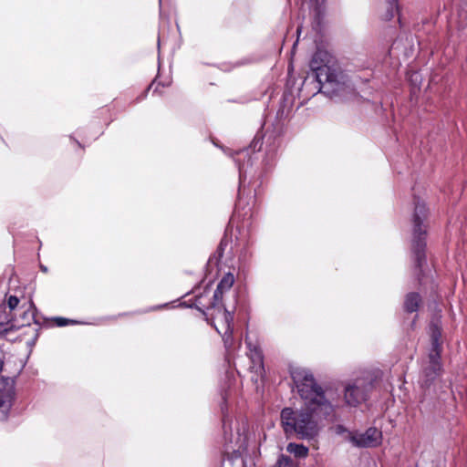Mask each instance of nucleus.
I'll list each match as a JSON object with an SVG mask.
<instances>
[{
	"label": "nucleus",
	"instance_id": "nucleus-19",
	"mask_svg": "<svg viewBox=\"0 0 467 467\" xmlns=\"http://www.w3.org/2000/svg\"><path fill=\"white\" fill-rule=\"evenodd\" d=\"M57 324H58L59 326H64V325H66V324H67V321H66L65 319H62V318H61V319H59V320H58Z\"/></svg>",
	"mask_w": 467,
	"mask_h": 467
},
{
	"label": "nucleus",
	"instance_id": "nucleus-14",
	"mask_svg": "<svg viewBox=\"0 0 467 467\" xmlns=\"http://www.w3.org/2000/svg\"><path fill=\"white\" fill-rule=\"evenodd\" d=\"M275 467H296L292 459L286 455H280Z\"/></svg>",
	"mask_w": 467,
	"mask_h": 467
},
{
	"label": "nucleus",
	"instance_id": "nucleus-17",
	"mask_svg": "<svg viewBox=\"0 0 467 467\" xmlns=\"http://www.w3.org/2000/svg\"><path fill=\"white\" fill-rule=\"evenodd\" d=\"M19 304V299L16 296H10L7 298V306L10 310H14Z\"/></svg>",
	"mask_w": 467,
	"mask_h": 467
},
{
	"label": "nucleus",
	"instance_id": "nucleus-7",
	"mask_svg": "<svg viewBox=\"0 0 467 467\" xmlns=\"http://www.w3.org/2000/svg\"><path fill=\"white\" fill-rule=\"evenodd\" d=\"M381 431L369 428L364 433L349 434L350 441L357 447H375L381 441Z\"/></svg>",
	"mask_w": 467,
	"mask_h": 467
},
{
	"label": "nucleus",
	"instance_id": "nucleus-18",
	"mask_svg": "<svg viewBox=\"0 0 467 467\" xmlns=\"http://www.w3.org/2000/svg\"><path fill=\"white\" fill-rule=\"evenodd\" d=\"M223 293L224 292L223 290L219 289V287L217 286L215 291H214V294H213L214 300L215 301H221Z\"/></svg>",
	"mask_w": 467,
	"mask_h": 467
},
{
	"label": "nucleus",
	"instance_id": "nucleus-8",
	"mask_svg": "<svg viewBox=\"0 0 467 467\" xmlns=\"http://www.w3.org/2000/svg\"><path fill=\"white\" fill-rule=\"evenodd\" d=\"M441 356L438 352H430L428 365L423 368L422 385L429 387L441 375Z\"/></svg>",
	"mask_w": 467,
	"mask_h": 467
},
{
	"label": "nucleus",
	"instance_id": "nucleus-5",
	"mask_svg": "<svg viewBox=\"0 0 467 467\" xmlns=\"http://www.w3.org/2000/svg\"><path fill=\"white\" fill-rule=\"evenodd\" d=\"M371 389L370 379H357L345 387V400L350 406H357L366 400Z\"/></svg>",
	"mask_w": 467,
	"mask_h": 467
},
{
	"label": "nucleus",
	"instance_id": "nucleus-12",
	"mask_svg": "<svg viewBox=\"0 0 467 467\" xmlns=\"http://www.w3.org/2000/svg\"><path fill=\"white\" fill-rule=\"evenodd\" d=\"M234 283V276L233 274H226L219 282L218 287L223 292L228 291Z\"/></svg>",
	"mask_w": 467,
	"mask_h": 467
},
{
	"label": "nucleus",
	"instance_id": "nucleus-10",
	"mask_svg": "<svg viewBox=\"0 0 467 467\" xmlns=\"http://www.w3.org/2000/svg\"><path fill=\"white\" fill-rule=\"evenodd\" d=\"M286 451L296 458L304 459L308 455V448L303 444L290 442L286 446Z\"/></svg>",
	"mask_w": 467,
	"mask_h": 467
},
{
	"label": "nucleus",
	"instance_id": "nucleus-6",
	"mask_svg": "<svg viewBox=\"0 0 467 467\" xmlns=\"http://www.w3.org/2000/svg\"><path fill=\"white\" fill-rule=\"evenodd\" d=\"M4 362L0 360V372L3 370ZM15 395V381L9 377L0 378V420L7 417L12 406Z\"/></svg>",
	"mask_w": 467,
	"mask_h": 467
},
{
	"label": "nucleus",
	"instance_id": "nucleus-4",
	"mask_svg": "<svg viewBox=\"0 0 467 467\" xmlns=\"http://www.w3.org/2000/svg\"><path fill=\"white\" fill-rule=\"evenodd\" d=\"M427 215V209L424 203H417L414 213V239H413V251L416 257L418 266H421L424 260V248L425 243L422 235L425 234L426 230L423 221Z\"/></svg>",
	"mask_w": 467,
	"mask_h": 467
},
{
	"label": "nucleus",
	"instance_id": "nucleus-3",
	"mask_svg": "<svg viewBox=\"0 0 467 467\" xmlns=\"http://www.w3.org/2000/svg\"><path fill=\"white\" fill-rule=\"evenodd\" d=\"M290 373L305 405L307 407L317 405L319 410L324 414H330L333 411L332 405L326 400L321 388L317 385L313 375L309 371L305 368H295L291 369Z\"/></svg>",
	"mask_w": 467,
	"mask_h": 467
},
{
	"label": "nucleus",
	"instance_id": "nucleus-11",
	"mask_svg": "<svg viewBox=\"0 0 467 467\" xmlns=\"http://www.w3.org/2000/svg\"><path fill=\"white\" fill-rule=\"evenodd\" d=\"M420 302V297L416 293H410L407 295L404 306L406 311L408 312H415L417 311Z\"/></svg>",
	"mask_w": 467,
	"mask_h": 467
},
{
	"label": "nucleus",
	"instance_id": "nucleus-21",
	"mask_svg": "<svg viewBox=\"0 0 467 467\" xmlns=\"http://www.w3.org/2000/svg\"><path fill=\"white\" fill-rule=\"evenodd\" d=\"M254 356H256L258 358H261L260 357V353H259V351L257 350V348L255 347H254Z\"/></svg>",
	"mask_w": 467,
	"mask_h": 467
},
{
	"label": "nucleus",
	"instance_id": "nucleus-13",
	"mask_svg": "<svg viewBox=\"0 0 467 467\" xmlns=\"http://www.w3.org/2000/svg\"><path fill=\"white\" fill-rule=\"evenodd\" d=\"M440 337H441V331L439 330L438 327H435L432 330V334H431L432 348H431V352H438L441 354V346L439 343Z\"/></svg>",
	"mask_w": 467,
	"mask_h": 467
},
{
	"label": "nucleus",
	"instance_id": "nucleus-23",
	"mask_svg": "<svg viewBox=\"0 0 467 467\" xmlns=\"http://www.w3.org/2000/svg\"><path fill=\"white\" fill-rule=\"evenodd\" d=\"M247 345L251 348V346H252L251 343L247 341Z\"/></svg>",
	"mask_w": 467,
	"mask_h": 467
},
{
	"label": "nucleus",
	"instance_id": "nucleus-1",
	"mask_svg": "<svg viewBox=\"0 0 467 467\" xmlns=\"http://www.w3.org/2000/svg\"><path fill=\"white\" fill-rule=\"evenodd\" d=\"M327 415L321 412L317 405L304 404L300 410L283 409L281 423L286 437L296 435L299 439H312L319 432V419Z\"/></svg>",
	"mask_w": 467,
	"mask_h": 467
},
{
	"label": "nucleus",
	"instance_id": "nucleus-22",
	"mask_svg": "<svg viewBox=\"0 0 467 467\" xmlns=\"http://www.w3.org/2000/svg\"><path fill=\"white\" fill-rule=\"evenodd\" d=\"M42 271L47 272V267L41 266Z\"/></svg>",
	"mask_w": 467,
	"mask_h": 467
},
{
	"label": "nucleus",
	"instance_id": "nucleus-16",
	"mask_svg": "<svg viewBox=\"0 0 467 467\" xmlns=\"http://www.w3.org/2000/svg\"><path fill=\"white\" fill-rule=\"evenodd\" d=\"M227 311L226 309H223V311H219L217 316L213 317V320L212 322V325L214 327V324H216L219 328H222L223 327V321H224V317L223 316V314Z\"/></svg>",
	"mask_w": 467,
	"mask_h": 467
},
{
	"label": "nucleus",
	"instance_id": "nucleus-9",
	"mask_svg": "<svg viewBox=\"0 0 467 467\" xmlns=\"http://www.w3.org/2000/svg\"><path fill=\"white\" fill-rule=\"evenodd\" d=\"M223 316L224 317L223 327L219 328V327L214 324V328L220 335H222L225 348H230L233 346L232 333L234 317L229 311H225Z\"/></svg>",
	"mask_w": 467,
	"mask_h": 467
},
{
	"label": "nucleus",
	"instance_id": "nucleus-15",
	"mask_svg": "<svg viewBox=\"0 0 467 467\" xmlns=\"http://www.w3.org/2000/svg\"><path fill=\"white\" fill-rule=\"evenodd\" d=\"M396 9V5L393 2L389 3L387 5L386 14L383 15V19L386 21L392 19L394 17Z\"/></svg>",
	"mask_w": 467,
	"mask_h": 467
},
{
	"label": "nucleus",
	"instance_id": "nucleus-2",
	"mask_svg": "<svg viewBox=\"0 0 467 467\" xmlns=\"http://www.w3.org/2000/svg\"><path fill=\"white\" fill-rule=\"evenodd\" d=\"M310 67L316 72V78L320 84H328L335 91L349 87L348 77L340 69L335 57L325 49L317 50Z\"/></svg>",
	"mask_w": 467,
	"mask_h": 467
},
{
	"label": "nucleus",
	"instance_id": "nucleus-20",
	"mask_svg": "<svg viewBox=\"0 0 467 467\" xmlns=\"http://www.w3.org/2000/svg\"><path fill=\"white\" fill-rule=\"evenodd\" d=\"M312 4H315V5H319L321 2H323L324 0H309Z\"/></svg>",
	"mask_w": 467,
	"mask_h": 467
}]
</instances>
